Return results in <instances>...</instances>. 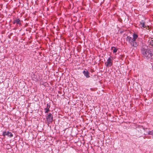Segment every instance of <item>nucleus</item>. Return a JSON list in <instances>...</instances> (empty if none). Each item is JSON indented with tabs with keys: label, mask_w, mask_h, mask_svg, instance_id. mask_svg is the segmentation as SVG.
Listing matches in <instances>:
<instances>
[{
	"label": "nucleus",
	"mask_w": 153,
	"mask_h": 153,
	"mask_svg": "<svg viewBox=\"0 0 153 153\" xmlns=\"http://www.w3.org/2000/svg\"><path fill=\"white\" fill-rule=\"evenodd\" d=\"M148 46H143L141 49V52L144 58L149 61L152 62L153 60V52L147 49Z\"/></svg>",
	"instance_id": "1"
},
{
	"label": "nucleus",
	"mask_w": 153,
	"mask_h": 153,
	"mask_svg": "<svg viewBox=\"0 0 153 153\" xmlns=\"http://www.w3.org/2000/svg\"><path fill=\"white\" fill-rule=\"evenodd\" d=\"M47 120L48 123H51L53 120V116L52 114L49 113L46 118Z\"/></svg>",
	"instance_id": "2"
},
{
	"label": "nucleus",
	"mask_w": 153,
	"mask_h": 153,
	"mask_svg": "<svg viewBox=\"0 0 153 153\" xmlns=\"http://www.w3.org/2000/svg\"><path fill=\"white\" fill-rule=\"evenodd\" d=\"M105 64H106V66L107 67H111L113 64L112 60L111 59L110 57L108 58Z\"/></svg>",
	"instance_id": "3"
},
{
	"label": "nucleus",
	"mask_w": 153,
	"mask_h": 153,
	"mask_svg": "<svg viewBox=\"0 0 153 153\" xmlns=\"http://www.w3.org/2000/svg\"><path fill=\"white\" fill-rule=\"evenodd\" d=\"M2 135L4 136L7 135L8 137H12L13 136V134L11 132L9 131H7V132L4 131Z\"/></svg>",
	"instance_id": "4"
},
{
	"label": "nucleus",
	"mask_w": 153,
	"mask_h": 153,
	"mask_svg": "<svg viewBox=\"0 0 153 153\" xmlns=\"http://www.w3.org/2000/svg\"><path fill=\"white\" fill-rule=\"evenodd\" d=\"M138 42H137L136 40H135L134 41H132L131 42V46L134 47H137L138 45Z\"/></svg>",
	"instance_id": "5"
},
{
	"label": "nucleus",
	"mask_w": 153,
	"mask_h": 153,
	"mask_svg": "<svg viewBox=\"0 0 153 153\" xmlns=\"http://www.w3.org/2000/svg\"><path fill=\"white\" fill-rule=\"evenodd\" d=\"M83 74H84V76H85V77L87 78H88L90 77V76H89V72L87 71H84L82 72Z\"/></svg>",
	"instance_id": "6"
},
{
	"label": "nucleus",
	"mask_w": 153,
	"mask_h": 153,
	"mask_svg": "<svg viewBox=\"0 0 153 153\" xmlns=\"http://www.w3.org/2000/svg\"><path fill=\"white\" fill-rule=\"evenodd\" d=\"M140 26L141 27H143L146 28V26L145 24V22L143 20H142L140 22Z\"/></svg>",
	"instance_id": "7"
},
{
	"label": "nucleus",
	"mask_w": 153,
	"mask_h": 153,
	"mask_svg": "<svg viewBox=\"0 0 153 153\" xmlns=\"http://www.w3.org/2000/svg\"><path fill=\"white\" fill-rule=\"evenodd\" d=\"M133 38L132 39V41H134L135 40H136V39L138 37V36L137 34L134 33L133 34Z\"/></svg>",
	"instance_id": "8"
},
{
	"label": "nucleus",
	"mask_w": 153,
	"mask_h": 153,
	"mask_svg": "<svg viewBox=\"0 0 153 153\" xmlns=\"http://www.w3.org/2000/svg\"><path fill=\"white\" fill-rule=\"evenodd\" d=\"M148 43L150 45L153 47V39L152 38L151 39L148 41Z\"/></svg>",
	"instance_id": "9"
},
{
	"label": "nucleus",
	"mask_w": 153,
	"mask_h": 153,
	"mask_svg": "<svg viewBox=\"0 0 153 153\" xmlns=\"http://www.w3.org/2000/svg\"><path fill=\"white\" fill-rule=\"evenodd\" d=\"M16 25L19 24L20 25H21V22L19 19H16Z\"/></svg>",
	"instance_id": "10"
},
{
	"label": "nucleus",
	"mask_w": 153,
	"mask_h": 153,
	"mask_svg": "<svg viewBox=\"0 0 153 153\" xmlns=\"http://www.w3.org/2000/svg\"><path fill=\"white\" fill-rule=\"evenodd\" d=\"M127 41H128L130 44H131V42L132 41V38L129 36H127L126 38Z\"/></svg>",
	"instance_id": "11"
},
{
	"label": "nucleus",
	"mask_w": 153,
	"mask_h": 153,
	"mask_svg": "<svg viewBox=\"0 0 153 153\" xmlns=\"http://www.w3.org/2000/svg\"><path fill=\"white\" fill-rule=\"evenodd\" d=\"M111 49L113 51V53H116L117 52V49L115 48L114 47H111Z\"/></svg>",
	"instance_id": "12"
},
{
	"label": "nucleus",
	"mask_w": 153,
	"mask_h": 153,
	"mask_svg": "<svg viewBox=\"0 0 153 153\" xmlns=\"http://www.w3.org/2000/svg\"><path fill=\"white\" fill-rule=\"evenodd\" d=\"M148 134L151 135H153V130L149 131L148 132Z\"/></svg>",
	"instance_id": "13"
},
{
	"label": "nucleus",
	"mask_w": 153,
	"mask_h": 153,
	"mask_svg": "<svg viewBox=\"0 0 153 153\" xmlns=\"http://www.w3.org/2000/svg\"><path fill=\"white\" fill-rule=\"evenodd\" d=\"M45 110V113H48L49 111H50V110L49 109L47 108H45L44 109Z\"/></svg>",
	"instance_id": "14"
},
{
	"label": "nucleus",
	"mask_w": 153,
	"mask_h": 153,
	"mask_svg": "<svg viewBox=\"0 0 153 153\" xmlns=\"http://www.w3.org/2000/svg\"><path fill=\"white\" fill-rule=\"evenodd\" d=\"M50 107V104H49L48 103H47V107L46 108L49 109Z\"/></svg>",
	"instance_id": "15"
},
{
	"label": "nucleus",
	"mask_w": 153,
	"mask_h": 153,
	"mask_svg": "<svg viewBox=\"0 0 153 153\" xmlns=\"http://www.w3.org/2000/svg\"><path fill=\"white\" fill-rule=\"evenodd\" d=\"M13 24H16V19H14L13 20Z\"/></svg>",
	"instance_id": "16"
},
{
	"label": "nucleus",
	"mask_w": 153,
	"mask_h": 153,
	"mask_svg": "<svg viewBox=\"0 0 153 153\" xmlns=\"http://www.w3.org/2000/svg\"><path fill=\"white\" fill-rule=\"evenodd\" d=\"M152 138L153 139V135H152Z\"/></svg>",
	"instance_id": "17"
},
{
	"label": "nucleus",
	"mask_w": 153,
	"mask_h": 153,
	"mask_svg": "<svg viewBox=\"0 0 153 153\" xmlns=\"http://www.w3.org/2000/svg\"><path fill=\"white\" fill-rule=\"evenodd\" d=\"M152 138L153 139V135H152Z\"/></svg>",
	"instance_id": "18"
},
{
	"label": "nucleus",
	"mask_w": 153,
	"mask_h": 153,
	"mask_svg": "<svg viewBox=\"0 0 153 153\" xmlns=\"http://www.w3.org/2000/svg\"><path fill=\"white\" fill-rule=\"evenodd\" d=\"M152 69L153 70V67H152Z\"/></svg>",
	"instance_id": "19"
}]
</instances>
